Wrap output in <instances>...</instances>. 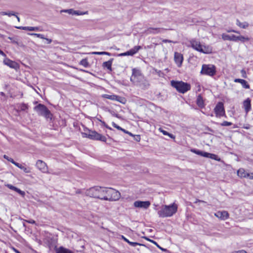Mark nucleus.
I'll return each instance as SVG.
<instances>
[{
    "label": "nucleus",
    "mask_w": 253,
    "mask_h": 253,
    "mask_svg": "<svg viewBox=\"0 0 253 253\" xmlns=\"http://www.w3.org/2000/svg\"><path fill=\"white\" fill-rule=\"evenodd\" d=\"M222 38L224 41H230L233 42L241 41L242 42H244L250 40V38L248 37H245L242 36H236L234 35H229L225 34L222 35Z\"/></svg>",
    "instance_id": "nucleus-7"
},
{
    "label": "nucleus",
    "mask_w": 253,
    "mask_h": 253,
    "mask_svg": "<svg viewBox=\"0 0 253 253\" xmlns=\"http://www.w3.org/2000/svg\"><path fill=\"white\" fill-rule=\"evenodd\" d=\"M6 186L10 189L14 190L15 191L17 189V187H16L11 184H7V185H6Z\"/></svg>",
    "instance_id": "nucleus-45"
},
{
    "label": "nucleus",
    "mask_w": 253,
    "mask_h": 253,
    "mask_svg": "<svg viewBox=\"0 0 253 253\" xmlns=\"http://www.w3.org/2000/svg\"><path fill=\"white\" fill-rule=\"evenodd\" d=\"M142 47L139 45L135 46L132 48L128 51L129 55L132 56L136 53L139 49H141Z\"/></svg>",
    "instance_id": "nucleus-24"
},
{
    "label": "nucleus",
    "mask_w": 253,
    "mask_h": 253,
    "mask_svg": "<svg viewBox=\"0 0 253 253\" xmlns=\"http://www.w3.org/2000/svg\"><path fill=\"white\" fill-rule=\"evenodd\" d=\"M0 54L3 56L4 57H6V54L0 49Z\"/></svg>",
    "instance_id": "nucleus-61"
},
{
    "label": "nucleus",
    "mask_w": 253,
    "mask_h": 253,
    "mask_svg": "<svg viewBox=\"0 0 253 253\" xmlns=\"http://www.w3.org/2000/svg\"><path fill=\"white\" fill-rule=\"evenodd\" d=\"M144 239H145L146 240H147V241H149V242H150V240H151V239H149V238H147V237H144Z\"/></svg>",
    "instance_id": "nucleus-64"
},
{
    "label": "nucleus",
    "mask_w": 253,
    "mask_h": 253,
    "mask_svg": "<svg viewBox=\"0 0 253 253\" xmlns=\"http://www.w3.org/2000/svg\"><path fill=\"white\" fill-rule=\"evenodd\" d=\"M0 95L1 96H3L4 98H3V100H5L6 98H5V95L4 94V93H3V92H0ZM1 99H2V98H1Z\"/></svg>",
    "instance_id": "nucleus-57"
},
{
    "label": "nucleus",
    "mask_w": 253,
    "mask_h": 253,
    "mask_svg": "<svg viewBox=\"0 0 253 253\" xmlns=\"http://www.w3.org/2000/svg\"><path fill=\"white\" fill-rule=\"evenodd\" d=\"M16 192L20 194L22 197H24L25 195V193L24 191L21 190L20 189L17 188V189L15 190Z\"/></svg>",
    "instance_id": "nucleus-43"
},
{
    "label": "nucleus",
    "mask_w": 253,
    "mask_h": 253,
    "mask_svg": "<svg viewBox=\"0 0 253 253\" xmlns=\"http://www.w3.org/2000/svg\"><path fill=\"white\" fill-rule=\"evenodd\" d=\"M210 158L215 160L217 161H220V158H219L216 155L210 153L209 157Z\"/></svg>",
    "instance_id": "nucleus-35"
},
{
    "label": "nucleus",
    "mask_w": 253,
    "mask_h": 253,
    "mask_svg": "<svg viewBox=\"0 0 253 253\" xmlns=\"http://www.w3.org/2000/svg\"><path fill=\"white\" fill-rule=\"evenodd\" d=\"M0 15H8V16H14L15 15V13L13 11H9V12H4L2 11L0 12Z\"/></svg>",
    "instance_id": "nucleus-32"
},
{
    "label": "nucleus",
    "mask_w": 253,
    "mask_h": 253,
    "mask_svg": "<svg viewBox=\"0 0 253 253\" xmlns=\"http://www.w3.org/2000/svg\"><path fill=\"white\" fill-rule=\"evenodd\" d=\"M174 60L177 66L178 67H181L183 61L182 54L180 53L175 52L174 55Z\"/></svg>",
    "instance_id": "nucleus-15"
},
{
    "label": "nucleus",
    "mask_w": 253,
    "mask_h": 253,
    "mask_svg": "<svg viewBox=\"0 0 253 253\" xmlns=\"http://www.w3.org/2000/svg\"><path fill=\"white\" fill-rule=\"evenodd\" d=\"M116 99H115V100H116V101H117L120 103H122L123 104L125 103L126 99L125 98L120 96H118V95H116Z\"/></svg>",
    "instance_id": "nucleus-33"
},
{
    "label": "nucleus",
    "mask_w": 253,
    "mask_h": 253,
    "mask_svg": "<svg viewBox=\"0 0 253 253\" xmlns=\"http://www.w3.org/2000/svg\"><path fill=\"white\" fill-rule=\"evenodd\" d=\"M248 176H246V178H249L250 179H253V172L252 173H247Z\"/></svg>",
    "instance_id": "nucleus-49"
},
{
    "label": "nucleus",
    "mask_w": 253,
    "mask_h": 253,
    "mask_svg": "<svg viewBox=\"0 0 253 253\" xmlns=\"http://www.w3.org/2000/svg\"><path fill=\"white\" fill-rule=\"evenodd\" d=\"M44 39L46 40V43H47V44H49L52 42L51 39H47V38H45Z\"/></svg>",
    "instance_id": "nucleus-54"
},
{
    "label": "nucleus",
    "mask_w": 253,
    "mask_h": 253,
    "mask_svg": "<svg viewBox=\"0 0 253 253\" xmlns=\"http://www.w3.org/2000/svg\"><path fill=\"white\" fill-rule=\"evenodd\" d=\"M244 107L246 111V114H247L251 109V100L250 98H247L246 99L243 103Z\"/></svg>",
    "instance_id": "nucleus-21"
},
{
    "label": "nucleus",
    "mask_w": 253,
    "mask_h": 253,
    "mask_svg": "<svg viewBox=\"0 0 253 253\" xmlns=\"http://www.w3.org/2000/svg\"><path fill=\"white\" fill-rule=\"evenodd\" d=\"M20 108L22 111H25L26 110L28 109V106L27 104L22 103L20 104Z\"/></svg>",
    "instance_id": "nucleus-39"
},
{
    "label": "nucleus",
    "mask_w": 253,
    "mask_h": 253,
    "mask_svg": "<svg viewBox=\"0 0 253 253\" xmlns=\"http://www.w3.org/2000/svg\"><path fill=\"white\" fill-rule=\"evenodd\" d=\"M80 64L83 65L84 67H87L89 66V63L86 58L83 59L80 61Z\"/></svg>",
    "instance_id": "nucleus-31"
},
{
    "label": "nucleus",
    "mask_w": 253,
    "mask_h": 253,
    "mask_svg": "<svg viewBox=\"0 0 253 253\" xmlns=\"http://www.w3.org/2000/svg\"><path fill=\"white\" fill-rule=\"evenodd\" d=\"M38 115L44 117L46 119H52V115L48 109L43 104H39L34 108Z\"/></svg>",
    "instance_id": "nucleus-6"
},
{
    "label": "nucleus",
    "mask_w": 253,
    "mask_h": 253,
    "mask_svg": "<svg viewBox=\"0 0 253 253\" xmlns=\"http://www.w3.org/2000/svg\"><path fill=\"white\" fill-rule=\"evenodd\" d=\"M233 253H247L244 250H240L237 252H235Z\"/></svg>",
    "instance_id": "nucleus-56"
},
{
    "label": "nucleus",
    "mask_w": 253,
    "mask_h": 253,
    "mask_svg": "<svg viewBox=\"0 0 253 253\" xmlns=\"http://www.w3.org/2000/svg\"><path fill=\"white\" fill-rule=\"evenodd\" d=\"M112 126L116 128L117 129H118V130H121L122 129V128L121 127H120V126H118L116 124H115V123L113 122L112 123Z\"/></svg>",
    "instance_id": "nucleus-48"
},
{
    "label": "nucleus",
    "mask_w": 253,
    "mask_h": 253,
    "mask_svg": "<svg viewBox=\"0 0 253 253\" xmlns=\"http://www.w3.org/2000/svg\"><path fill=\"white\" fill-rule=\"evenodd\" d=\"M128 55H129L128 51L126 52L120 53L118 55L119 56H128Z\"/></svg>",
    "instance_id": "nucleus-50"
},
{
    "label": "nucleus",
    "mask_w": 253,
    "mask_h": 253,
    "mask_svg": "<svg viewBox=\"0 0 253 253\" xmlns=\"http://www.w3.org/2000/svg\"><path fill=\"white\" fill-rule=\"evenodd\" d=\"M216 68L211 64H204L202 66L201 74L210 76H213L216 74Z\"/></svg>",
    "instance_id": "nucleus-10"
},
{
    "label": "nucleus",
    "mask_w": 253,
    "mask_h": 253,
    "mask_svg": "<svg viewBox=\"0 0 253 253\" xmlns=\"http://www.w3.org/2000/svg\"><path fill=\"white\" fill-rule=\"evenodd\" d=\"M150 242L152 243H153V244L155 245L158 248H159V249H161L162 250H163V249L162 248H161L158 244V243L155 242V241L154 240H150Z\"/></svg>",
    "instance_id": "nucleus-47"
},
{
    "label": "nucleus",
    "mask_w": 253,
    "mask_h": 253,
    "mask_svg": "<svg viewBox=\"0 0 253 253\" xmlns=\"http://www.w3.org/2000/svg\"><path fill=\"white\" fill-rule=\"evenodd\" d=\"M42 30L40 27H34V31H42Z\"/></svg>",
    "instance_id": "nucleus-52"
},
{
    "label": "nucleus",
    "mask_w": 253,
    "mask_h": 253,
    "mask_svg": "<svg viewBox=\"0 0 253 253\" xmlns=\"http://www.w3.org/2000/svg\"><path fill=\"white\" fill-rule=\"evenodd\" d=\"M214 215L215 216L222 220H225L229 217V213L227 211H218L214 213Z\"/></svg>",
    "instance_id": "nucleus-17"
},
{
    "label": "nucleus",
    "mask_w": 253,
    "mask_h": 253,
    "mask_svg": "<svg viewBox=\"0 0 253 253\" xmlns=\"http://www.w3.org/2000/svg\"><path fill=\"white\" fill-rule=\"evenodd\" d=\"M209 155H210V153H209L202 151V154H201V156H203L204 157L209 158Z\"/></svg>",
    "instance_id": "nucleus-44"
},
{
    "label": "nucleus",
    "mask_w": 253,
    "mask_h": 253,
    "mask_svg": "<svg viewBox=\"0 0 253 253\" xmlns=\"http://www.w3.org/2000/svg\"><path fill=\"white\" fill-rule=\"evenodd\" d=\"M137 138H136V140L139 141L140 139V136L139 135H137Z\"/></svg>",
    "instance_id": "nucleus-63"
},
{
    "label": "nucleus",
    "mask_w": 253,
    "mask_h": 253,
    "mask_svg": "<svg viewBox=\"0 0 253 253\" xmlns=\"http://www.w3.org/2000/svg\"><path fill=\"white\" fill-rule=\"evenodd\" d=\"M12 250L15 253H21L18 250L14 247L12 248Z\"/></svg>",
    "instance_id": "nucleus-58"
},
{
    "label": "nucleus",
    "mask_w": 253,
    "mask_h": 253,
    "mask_svg": "<svg viewBox=\"0 0 253 253\" xmlns=\"http://www.w3.org/2000/svg\"><path fill=\"white\" fill-rule=\"evenodd\" d=\"M56 253H74V252L69 249L65 248L63 247H60L56 250Z\"/></svg>",
    "instance_id": "nucleus-25"
},
{
    "label": "nucleus",
    "mask_w": 253,
    "mask_h": 253,
    "mask_svg": "<svg viewBox=\"0 0 253 253\" xmlns=\"http://www.w3.org/2000/svg\"><path fill=\"white\" fill-rule=\"evenodd\" d=\"M19 168L23 170L25 173H30L31 172L30 168H26L21 164V166H20Z\"/></svg>",
    "instance_id": "nucleus-37"
},
{
    "label": "nucleus",
    "mask_w": 253,
    "mask_h": 253,
    "mask_svg": "<svg viewBox=\"0 0 253 253\" xmlns=\"http://www.w3.org/2000/svg\"><path fill=\"white\" fill-rule=\"evenodd\" d=\"M37 168L43 172H45L47 170L46 164L42 160H38L36 163Z\"/></svg>",
    "instance_id": "nucleus-16"
},
{
    "label": "nucleus",
    "mask_w": 253,
    "mask_h": 253,
    "mask_svg": "<svg viewBox=\"0 0 253 253\" xmlns=\"http://www.w3.org/2000/svg\"><path fill=\"white\" fill-rule=\"evenodd\" d=\"M114 60L113 58L110 59L108 61H106L103 63L102 66L103 68H106L110 71H112V64Z\"/></svg>",
    "instance_id": "nucleus-22"
},
{
    "label": "nucleus",
    "mask_w": 253,
    "mask_h": 253,
    "mask_svg": "<svg viewBox=\"0 0 253 253\" xmlns=\"http://www.w3.org/2000/svg\"><path fill=\"white\" fill-rule=\"evenodd\" d=\"M241 73L242 74V77L246 78L247 77L246 72L244 70H242L241 71Z\"/></svg>",
    "instance_id": "nucleus-53"
},
{
    "label": "nucleus",
    "mask_w": 253,
    "mask_h": 253,
    "mask_svg": "<svg viewBox=\"0 0 253 253\" xmlns=\"http://www.w3.org/2000/svg\"><path fill=\"white\" fill-rule=\"evenodd\" d=\"M100 121L102 123V125L105 127H106V128H108V129H109L110 130H112V129L110 127H109L104 121H102L101 120Z\"/></svg>",
    "instance_id": "nucleus-51"
},
{
    "label": "nucleus",
    "mask_w": 253,
    "mask_h": 253,
    "mask_svg": "<svg viewBox=\"0 0 253 253\" xmlns=\"http://www.w3.org/2000/svg\"><path fill=\"white\" fill-rule=\"evenodd\" d=\"M103 97L111 100H115L116 99V95L104 94Z\"/></svg>",
    "instance_id": "nucleus-34"
},
{
    "label": "nucleus",
    "mask_w": 253,
    "mask_h": 253,
    "mask_svg": "<svg viewBox=\"0 0 253 253\" xmlns=\"http://www.w3.org/2000/svg\"><path fill=\"white\" fill-rule=\"evenodd\" d=\"M164 30L160 28H149L144 32L146 34H157L161 33Z\"/></svg>",
    "instance_id": "nucleus-18"
},
{
    "label": "nucleus",
    "mask_w": 253,
    "mask_h": 253,
    "mask_svg": "<svg viewBox=\"0 0 253 253\" xmlns=\"http://www.w3.org/2000/svg\"><path fill=\"white\" fill-rule=\"evenodd\" d=\"M10 162L14 164L15 166L17 167L18 168H19L20 166H21V164L19 163H18L16 162H15L13 159H11V160H10Z\"/></svg>",
    "instance_id": "nucleus-46"
},
{
    "label": "nucleus",
    "mask_w": 253,
    "mask_h": 253,
    "mask_svg": "<svg viewBox=\"0 0 253 253\" xmlns=\"http://www.w3.org/2000/svg\"><path fill=\"white\" fill-rule=\"evenodd\" d=\"M145 77L141 73L140 71L136 69H132V75L130 78V81L133 82L138 86L139 84L141 83Z\"/></svg>",
    "instance_id": "nucleus-8"
},
{
    "label": "nucleus",
    "mask_w": 253,
    "mask_h": 253,
    "mask_svg": "<svg viewBox=\"0 0 253 253\" xmlns=\"http://www.w3.org/2000/svg\"><path fill=\"white\" fill-rule=\"evenodd\" d=\"M128 244L129 245H130V246H133V247H135L136 245L143 246L145 247V245H143V244H140V243H136V242H132L129 241V242H128Z\"/></svg>",
    "instance_id": "nucleus-40"
},
{
    "label": "nucleus",
    "mask_w": 253,
    "mask_h": 253,
    "mask_svg": "<svg viewBox=\"0 0 253 253\" xmlns=\"http://www.w3.org/2000/svg\"><path fill=\"white\" fill-rule=\"evenodd\" d=\"M83 135H84L86 137L92 140H100L103 142L106 141V138L105 136L98 133L95 131L89 130V133H83Z\"/></svg>",
    "instance_id": "nucleus-11"
},
{
    "label": "nucleus",
    "mask_w": 253,
    "mask_h": 253,
    "mask_svg": "<svg viewBox=\"0 0 253 253\" xmlns=\"http://www.w3.org/2000/svg\"><path fill=\"white\" fill-rule=\"evenodd\" d=\"M191 46L195 50L205 54H209L212 52V48L206 45L201 44L200 42L195 39L190 41Z\"/></svg>",
    "instance_id": "nucleus-3"
},
{
    "label": "nucleus",
    "mask_w": 253,
    "mask_h": 253,
    "mask_svg": "<svg viewBox=\"0 0 253 253\" xmlns=\"http://www.w3.org/2000/svg\"><path fill=\"white\" fill-rule=\"evenodd\" d=\"M122 131H123L124 132H125V133H129V131H128L127 130L124 129L122 128V129L121 130Z\"/></svg>",
    "instance_id": "nucleus-62"
},
{
    "label": "nucleus",
    "mask_w": 253,
    "mask_h": 253,
    "mask_svg": "<svg viewBox=\"0 0 253 253\" xmlns=\"http://www.w3.org/2000/svg\"><path fill=\"white\" fill-rule=\"evenodd\" d=\"M196 103L199 107L203 108L204 106V100L201 95L198 96Z\"/></svg>",
    "instance_id": "nucleus-26"
},
{
    "label": "nucleus",
    "mask_w": 253,
    "mask_h": 253,
    "mask_svg": "<svg viewBox=\"0 0 253 253\" xmlns=\"http://www.w3.org/2000/svg\"><path fill=\"white\" fill-rule=\"evenodd\" d=\"M215 116L216 117H221L225 115V110L223 106V103L218 102L214 109Z\"/></svg>",
    "instance_id": "nucleus-12"
},
{
    "label": "nucleus",
    "mask_w": 253,
    "mask_h": 253,
    "mask_svg": "<svg viewBox=\"0 0 253 253\" xmlns=\"http://www.w3.org/2000/svg\"><path fill=\"white\" fill-rule=\"evenodd\" d=\"M247 172L246 171V170L244 169H240L237 171V175L240 177H245L246 178V176H248L247 175Z\"/></svg>",
    "instance_id": "nucleus-27"
},
{
    "label": "nucleus",
    "mask_w": 253,
    "mask_h": 253,
    "mask_svg": "<svg viewBox=\"0 0 253 253\" xmlns=\"http://www.w3.org/2000/svg\"><path fill=\"white\" fill-rule=\"evenodd\" d=\"M177 205L174 203L169 206L163 205L158 211V214L160 217H170L177 212Z\"/></svg>",
    "instance_id": "nucleus-1"
},
{
    "label": "nucleus",
    "mask_w": 253,
    "mask_h": 253,
    "mask_svg": "<svg viewBox=\"0 0 253 253\" xmlns=\"http://www.w3.org/2000/svg\"><path fill=\"white\" fill-rule=\"evenodd\" d=\"M191 151L195 154H196L198 155L201 156L202 154V151L195 149H191Z\"/></svg>",
    "instance_id": "nucleus-41"
},
{
    "label": "nucleus",
    "mask_w": 253,
    "mask_h": 253,
    "mask_svg": "<svg viewBox=\"0 0 253 253\" xmlns=\"http://www.w3.org/2000/svg\"><path fill=\"white\" fill-rule=\"evenodd\" d=\"M121 194L118 191L111 188H106L104 200L109 201H116L120 199Z\"/></svg>",
    "instance_id": "nucleus-4"
},
{
    "label": "nucleus",
    "mask_w": 253,
    "mask_h": 253,
    "mask_svg": "<svg viewBox=\"0 0 253 253\" xmlns=\"http://www.w3.org/2000/svg\"><path fill=\"white\" fill-rule=\"evenodd\" d=\"M145 77L141 73L140 71L136 69H132V75L130 78V81L133 82L138 86L139 84L141 83Z\"/></svg>",
    "instance_id": "nucleus-9"
},
{
    "label": "nucleus",
    "mask_w": 253,
    "mask_h": 253,
    "mask_svg": "<svg viewBox=\"0 0 253 253\" xmlns=\"http://www.w3.org/2000/svg\"><path fill=\"white\" fill-rule=\"evenodd\" d=\"M236 24L240 27L243 29H246L249 26V24L247 22H245L244 23H242L238 19L236 21Z\"/></svg>",
    "instance_id": "nucleus-28"
},
{
    "label": "nucleus",
    "mask_w": 253,
    "mask_h": 253,
    "mask_svg": "<svg viewBox=\"0 0 253 253\" xmlns=\"http://www.w3.org/2000/svg\"><path fill=\"white\" fill-rule=\"evenodd\" d=\"M122 239L125 241H126V242H127L128 243V242H129V241L126 239V238H125L124 236H122Z\"/></svg>",
    "instance_id": "nucleus-59"
},
{
    "label": "nucleus",
    "mask_w": 253,
    "mask_h": 253,
    "mask_svg": "<svg viewBox=\"0 0 253 253\" xmlns=\"http://www.w3.org/2000/svg\"><path fill=\"white\" fill-rule=\"evenodd\" d=\"M150 85V83L146 78L144 79L143 81L138 85L139 87L144 90L147 89L149 87Z\"/></svg>",
    "instance_id": "nucleus-19"
},
{
    "label": "nucleus",
    "mask_w": 253,
    "mask_h": 253,
    "mask_svg": "<svg viewBox=\"0 0 253 253\" xmlns=\"http://www.w3.org/2000/svg\"><path fill=\"white\" fill-rule=\"evenodd\" d=\"M3 62L4 65L15 70H17L19 67V64L17 62L7 58L3 60Z\"/></svg>",
    "instance_id": "nucleus-13"
},
{
    "label": "nucleus",
    "mask_w": 253,
    "mask_h": 253,
    "mask_svg": "<svg viewBox=\"0 0 253 253\" xmlns=\"http://www.w3.org/2000/svg\"><path fill=\"white\" fill-rule=\"evenodd\" d=\"M232 125V123L227 121H223L221 124V126H230Z\"/></svg>",
    "instance_id": "nucleus-42"
},
{
    "label": "nucleus",
    "mask_w": 253,
    "mask_h": 253,
    "mask_svg": "<svg viewBox=\"0 0 253 253\" xmlns=\"http://www.w3.org/2000/svg\"><path fill=\"white\" fill-rule=\"evenodd\" d=\"M29 35L31 36H34L38 38H40L41 39H45V37L43 35L41 34H36V33H29Z\"/></svg>",
    "instance_id": "nucleus-38"
},
{
    "label": "nucleus",
    "mask_w": 253,
    "mask_h": 253,
    "mask_svg": "<svg viewBox=\"0 0 253 253\" xmlns=\"http://www.w3.org/2000/svg\"><path fill=\"white\" fill-rule=\"evenodd\" d=\"M61 12H64L66 13H68L69 14L71 15H83V13L81 12L80 11L78 10H74L73 9H65L61 11Z\"/></svg>",
    "instance_id": "nucleus-23"
},
{
    "label": "nucleus",
    "mask_w": 253,
    "mask_h": 253,
    "mask_svg": "<svg viewBox=\"0 0 253 253\" xmlns=\"http://www.w3.org/2000/svg\"><path fill=\"white\" fill-rule=\"evenodd\" d=\"M17 29H20V30H27L29 31H34V27H23V26H20V27H16Z\"/></svg>",
    "instance_id": "nucleus-30"
},
{
    "label": "nucleus",
    "mask_w": 253,
    "mask_h": 253,
    "mask_svg": "<svg viewBox=\"0 0 253 253\" xmlns=\"http://www.w3.org/2000/svg\"><path fill=\"white\" fill-rule=\"evenodd\" d=\"M150 204H151L149 201H137L134 203V206L136 208L147 209L149 207Z\"/></svg>",
    "instance_id": "nucleus-14"
},
{
    "label": "nucleus",
    "mask_w": 253,
    "mask_h": 253,
    "mask_svg": "<svg viewBox=\"0 0 253 253\" xmlns=\"http://www.w3.org/2000/svg\"><path fill=\"white\" fill-rule=\"evenodd\" d=\"M92 54H95V55H109V56H110L111 55V54L109 52H105V51H102V52H93L92 53Z\"/></svg>",
    "instance_id": "nucleus-36"
},
{
    "label": "nucleus",
    "mask_w": 253,
    "mask_h": 253,
    "mask_svg": "<svg viewBox=\"0 0 253 253\" xmlns=\"http://www.w3.org/2000/svg\"><path fill=\"white\" fill-rule=\"evenodd\" d=\"M159 130H160V132H161L165 135H168L169 137H170L171 138H174V137H175L172 134L169 133L167 131L163 129L162 128H160L159 129Z\"/></svg>",
    "instance_id": "nucleus-29"
},
{
    "label": "nucleus",
    "mask_w": 253,
    "mask_h": 253,
    "mask_svg": "<svg viewBox=\"0 0 253 253\" xmlns=\"http://www.w3.org/2000/svg\"><path fill=\"white\" fill-rule=\"evenodd\" d=\"M163 42H165V43H167V42H171V41H170V40H163Z\"/></svg>",
    "instance_id": "nucleus-60"
},
{
    "label": "nucleus",
    "mask_w": 253,
    "mask_h": 253,
    "mask_svg": "<svg viewBox=\"0 0 253 253\" xmlns=\"http://www.w3.org/2000/svg\"><path fill=\"white\" fill-rule=\"evenodd\" d=\"M3 158H4V159H5L6 160H7V161H8L9 162H10V160H11V159H12V158H9V157H8L7 156H6V155H4L3 156Z\"/></svg>",
    "instance_id": "nucleus-55"
},
{
    "label": "nucleus",
    "mask_w": 253,
    "mask_h": 253,
    "mask_svg": "<svg viewBox=\"0 0 253 253\" xmlns=\"http://www.w3.org/2000/svg\"><path fill=\"white\" fill-rule=\"evenodd\" d=\"M170 84L172 87L176 88L177 91L181 93H184L191 89V85L189 84L182 81L172 80L170 82Z\"/></svg>",
    "instance_id": "nucleus-5"
},
{
    "label": "nucleus",
    "mask_w": 253,
    "mask_h": 253,
    "mask_svg": "<svg viewBox=\"0 0 253 253\" xmlns=\"http://www.w3.org/2000/svg\"><path fill=\"white\" fill-rule=\"evenodd\" d=\"M235 83H240L243 87L246 89H249L250 86V84H248V83L245 80L243 79H235L234 80Z\"/></svg>",
    "instance_id": "nucleus-20"
},
{
    "label": "nucleus",
    "mask_w": 253,
    "mask_h": 253,
    "mask_svg": "<svg viewBox=\"0 0 253 253\" xmlns=\"http://www.w3.org/2000/svg\"><path fill=\"white\" fill-rule=\"evenodd\" d=\"M106 187L94 186L87 189L85 191V195L90 197L100 199L104 200L105 194Z\"/></svg>",
    "instance_id": "nucleus-2"
}]
</instances>
